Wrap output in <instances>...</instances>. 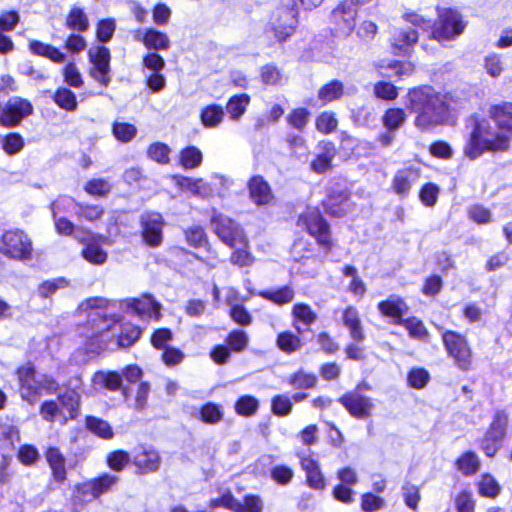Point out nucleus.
I'll return each instance as SVG.
<instances>
[{
  "mask_svg": "<svg viewBox=\"0 0 512 512\" xmlns=\"http://www.w3.org/2000/svg\"><path fill=\"white\" fill-rule=\"evenodd\" d=\"M297 24V11L294 6L278 8L271 17L267 32L272 33L278 42H284L294 34Z\"/></svg>",
  "mask_w": 512,
  "mask_h": 512,
  "instance_id": "nucleus-9",
  "label": "nucleus"
},
{
  "mask_svg": "<svg viewBox=\"0 0 512 512\" xmlns=\"http://www.w3.org/2000/svg\"><path fill=\"white\" fill-rule=\"evenodd\" d=\"M202 159V152L195 146H188L179 153V164L186 170L199 167Z\"/></svg>",
  "mask_w": 512,
  "mask_h": 512,
  "instance_id": "nucleus-35",
  "label": "nucleus"
},
{
  "mask_svg": "<svg viewBox=\"0 0 512 512\" xmlns=\"http://www.w3.org/2000/svg\"><path fill=\"white\" fill-rule=\"evenodd\" d=\"M66 25L72 30L84 32L89 27V21L85 12L81 8L74 6L67 16Z\"/></svg>",
  "mask_w": 512,
  "mask_h": 512,
  "instance_id": "nucleus-41",
  "label": "nucleus"
},
{
  "mask_svg": "<svg viewBox=\"0 0 512 512\" xmlns=\"http://www.w3.org/2000/svg\"><path fill=\"white\" fill-rule=\"evenodd\" d=\"M292 401L286 395H276L272 398L271 409L272 412L280 417H284L290 414L292 410Z\"/></svg>",
  "mask_w": 512,
  "mask_h": 512,
  "instance_id": "nucleus-59",
  "label": "nucleus"
},
{
  "mask_svg": "<svg viewBox=\"0 0 512 512\" xmlns=\"http://www.w3.org/2000/svg\"><path fill=\"white\" fill-rule=\"evenodd\" d=\"M292 316L294 319L293 325L299 333L304 331L300 324L305 327H309L317 319L316 313L311 309L309 305L304 303L295 304L293 306Z\"/></svg>",
  "mask_w": 512,
  "mask_h": 512,
  "instance_id": "nucleus-30",
  "label": "nucleus"
},
{
  "mask_svg": "<svg viewBox=\"0 0 512 512\" xmlns=\"http://www.w3.org/2000/svg\"><path fill=\"white\" fill-rule=\"evenodd\" d=\"M277 346L286 353H293L301 348L302 343L298 336L291 332H283L277 337Z\"/></svg>",
  "mask_w": 512,
  "mask_h": 512,
  "instance_id": "nucleus-49",
  "label": "nucleus"
},
{
  "mask_svg": "<svg viewBox=\"0 0 512 512\" xmlns=\"http://www.w3.org/2000/svg\"><path fill=\"white\" fill-rule=\"evenodd\" d=\"M19 382V393L23 401L34 405L43 395L54 394L59 384L48 374H39L32 364H25L16 371Z\"/></svg>",
  "mask_w": 512,
  "mask_h": 512,
  "instance_id": "nucleus-4",
  "label": "nucleus"
},
{
  "mask_svg": "<svg viewBox=\"0 0 512 512\" xmlns=\"http://www.w3.org/2000/svg\"><path fill=\"white\" fill-rule=\"evenodd\" d=\"M58 401L62 411L66 410L68 419L77 417L80 406V394L76 390H67L60 394Z\"/></svg>",
  "mask_w": 512,
  "mask_h": 512,
  "instance_id": "nucleus-34",
  "label": "nucleus"
},
{
  "mask_svg": "<svg viewBox=\"0 0 512 512\" xmlns=\"http://www.w3.org/2000/svg\"><path fill=\"white\" fill-rule=\"evenodd\" d=\"M112 133L117 140L127 143L135 138L137 128L133 124L126 122H114Z\"/></svg>",
  "mask_w": 512,
  "mask_h": 512,
  "instance_id": "nucleus-48",
  "label": "nucleus"
},
{
  "mask_svg": "<svg viewBox=\"0 0 512 512\" xmlns=\"http://www.w3.org/2000/svg\"><path fill=\"white\" fill-rule=\"evenodd\" d=\"M92 383L96 389L116 391L121 388L122 376L114 371H98L93 375Z\"/></svg>",
  "mask_w": 512,
  "mask_h": 512,
  "instance_id": "nucleus-29",
  "label": "nucleus"
},
{
  "mask_svg": "<svg viewBox=\"0 0 512 512\" xmlns=\"http://www.w3.org/2000/svg\"><path fill=\"white\" fill-rule=\"evenodd\" d=\"M418 41V32L414 29H397L394 31L391 43L401 52H407Z\"/></svg>",
  "mask_w": 512,
  "mask_h": 512,
  "instance_id": "nucleus-32",
  "label": "nucleus"
},
{
  "mask_svg": "<svg viewBox=\"0 0 512 512\" xmlns=\"http://www.w3.org/2000/svg\"><path fill=\"white\" fill-rule=\"evenodd\" d=\"M488 118L471 119V132L464 146V154L471 160L486 151L507 149L512 135V103L490 108Z\"/></svg>",
  "mask_w": 512,
  "mask_h": 512,
  "instance_id": "nucleus-2",
  "label": "nucleus"
},
{
  "mask_svg": "<svg viewBox=\"0 0 512 512\" xmlns=\"http://www.w3.org/2000/svg\"><path fill=\"white\" fill-rule=\"evenodd\" d=\"M39 413L43 420L53 423L61 418L65 424L68 420L66 414L63 413L58 402L54 400H46L40 405Z\"/></svg>",
  "mask_w": 512,
  "mask_h": 512,
  "instance_id": "nucleus-36",
  "label": "nucleus"
},
{
  "mask_svg": "<svg viewBox=\"0 0 512 512\" xmlns=\"http://www.w3.org/2000/svg\"><path fill=\"white\" fill-rule=\"evenodd\" d=\"M95 492L96 491H94V486L91 481L77 485L74 492L75 505L78 503L84 505L93 501L97 498V494Z\"/></svg>",
  "mask_w": 512,
  "mask_h": 512,
  "instance_id": "nucleus-50",
  "label": "nucleus"
},
{
  "mask_svg": "<svg viewBox=\"0 0 512 512\" xmlns=\"http://www.w3.org/2000/svg\"><path fill=\"white\" fill-rule=\"evenodd\" d=\"M300 220L303 221L308 233L315 237L321 246L331 248L329 226L319 211L308 210Z\"/></svg>",
  "mask_w": 512,
  "mask_h": 512,
  "instance_id": "nucleus-15",
  "label": "nucleus"
},
{
  "mask_svg": "<svg viewBox=\"0 0 512 512\" xmlns=\"http://www.w3.org/2000/svg\"><path fill=\"white\" fill-rule=\"evenodd\" d=\"M119 307L127 313L141 318L159 319L160 316V304L150 295H144L138 299L122 300L119 302Z\"/></svg>",
  "mask_w": 512,
  "mask_h": 512,
  "instance_id": "nucleus-14",
  "label": "nucleus"
},
{
  "mask_svg": "<svg viewBox=\"0 0 512 512\" xmlns=\"http://www.w3.org/2000/svg\"><path fill=\"white\" fill-rule=\"evenodd\" d=\"M327 213L334 217H342L347 214L350 208L349 197L344 192L329 194L324 202Z\"/></svg>",
  "mask_w": 512,
  "mask_h": 512,
  "instance_id": "nucleus-27",
  "label": "nucleus"
},
{
  "mask_svg": "<svg viewBox=\"0 0 512 512\" xmlns=\"http://www.w3.org/2000/svg\"><path fill=\"white\" fill-rule=\"evenodd\" d=\"M319 152L316 158L311 162V170L316 173H324L331 168V162L336 156V149L333 143L321 141L317 146Z\"/></svg>",
  "mask_w": 512,
  "mask_h": 512,
  "instance_id": "nucleus-23",
  "label": "nucleus"
},
{
  "mask_svg": "<svg viewBox=\"0 0 512 512\" xmlns=\"http://www.w3.org/2000/svg\"><path fill=\"white\" fill-rule=\"evenodd\" d=\"M116 29L115 20L112 18L102 19L98 22L96 28V37L102 43H107L113 37Z\"/></svg>",
  "mask_w": 512,
  "mask_h": 512,
  "instance_id": "nucleus-57",
  "label": "nucleus"
},
{
  "mask_svg": "<svg viewBox=\"0 0 512 512\" xmlns=\"http://www.w3.org/2000/svg\"><path fill=\"white\" fill-rule=\"evenodd\" d=\"M210 508L224 507L233 512L239 509V501L233 496L232 492L227 490L220 497L209 501Z\"/></svg>",
  "mask_w": 512,
  "mask_h": 512,
  "instance_id": "nucleus-55",
  "label": "nucleus"
},
{
  "mask_svg": "<svg viewBox=\"0 0 512 512\" xmlns=\"http://www.w3.org/2000/svg\"><path fill=\"white\" fill-rule=\"evenodd\" d=\"M501 487L490 474H483L478 483V492L481 496L495 498L500 493Z\"/></svg>",
  "mask_w": 512,
  "mask_h": 512,
  "instance_id": "nucleus-44",
  "label": "nucleus"
},
{
  "mask_svg": "<svg viewBox=\"0 0 512 512\" xmlns=\"http://www.w3.org/2000/svg\"><path fill=\"white\" fill-rule=\"evenodd\" d=\"M343 323L349 329L350 336L353 340L361 342L365 339V334L359 318L357 309L353 306L347 307L343 311Z\"/></svg>",
  "mask_w": 512,
  "mask_h": 512,
  "instance_id": "nucleus-28",
  "label": "nucleus"
},
{
  "mask_svg": "<svg viewBox=\"0 0 512 512\" xmlns=\"http://www.w3.org/2000/svg\"><path fill=\"white\" fill-rule=\"evenodd\" d=\"M339 402L356 418H366L370 416L373 408L371 398L360 394L358 391H352L339 398Z\"/></svg>",
  "mask_w": 512,
  "mask_h": 512,
  "instance_id": "nucleus-17",
  "label": "nucleus"
},
{
  "mask_svg": "<svg viewBox=\"0 0 512 512\" xmlns=\"http://www.w3.org/2000/svg\"><path fill=\"white\" fill-rule=\"evenodd\" d=\"M54 102L66 111H75L77 108V99L74 92L66 87L58 88L53 95Z\"/></svg>",
  "mask_w": 512,
  "mask_h": 512,
  "instance_id": "nucleus-40",
  "label": "nucleus"
},
{
  "mask_svg": "<svg viewBox=\"0 0 512 512\" xmlns=\"http://www.w3.org/2000/svg\"><path fill=\"white\" fill-rule=\"evenodd\" d=\"M258 400L250 395L241 396L235 403V411L237 414L245 417L252 416L258 410Z\"/></svg>",
  "mask_w": 512,
  "mask_h": 512,
  "instance_id": "nucleus-47",
  "label": "nucleus"
},
{
  "mask_svg": "<svg viewBox=\"0 0 512 512\" xmlns=\"http://www.w3.org/2000/svg\"><path fill=\"white\" fill-rule=\"evenodd\" d=\"M378 309L382 315L394 319L395 323L400 324L402 317L406 314L408 307L406 303L396 296H390L387 300L378 304Z\"/></svg>",
  "mask_w": 512,
  "mask_h": 512,
  "instance_id": "nucleus-25",
  "label": "nucleus"
},
{
  "mask_svg": "<svg viewBox=\"0 0 512 512\" xmlns=\"http://www.w3.org/2000/svg\"><path fill=\"white\" fill-rule=\"evenodd\" d=\"M508 415L504 411H497L481 441V449L488 457H493L500 449L506 434Z\"/></svg>",
  "mask_w": 512,
  "mask_h": 512,
  "instance_id": "nucleus-12",
  "label": "nucleus"
},
{
  "mask_svg": "<svg viewBox=\"0 0 512 512\" xmlns=\"http://www.w3.org/2000/svg\"><path fill=\"white\" fill-rule=\"evenodd\" d=\"M419 178V168L409 166L399 169L392 179V189L397 195L405 197L409 194L412 186L417 183Z\"/></svg>",
  "mask_w": 512,
  "mask_h": 512,
  "instance_id": "nucleus-20",
  "label": "nucleus"
},
{
  "mask_svg": "<svg viewBox=\"0 0 512 512\" xmlns=\"http://www.w3.org/2000/svg\"><path fill=\"white\" fill-rule=\"evenodd\" d=\"M406 112L401 108H390L382 117L384 127L389 131H396L406 121Z\"/></svg>",
  "mask_w": 512,
  "mask_h": 512,
  "instance_id": "nucleus-39",
  "label": "nucleus"
},
{
  "mask_svg": "<svg viewBox=\"0 0 512 512\" xmlns=\"http://www.w3.org/2000/svg\"><path fill=\"white\" fill-rule=\"evenodd\" d=\"M442 341L454 364L462 371H468L472 365V350L465 336L446 330L442 333Z\"/></svg>",
  "mask_w": 512,
  "mask_h": 512,
  "instance_id": "nucleus-7",
  "label": "nucleus"
},
{
  "mask_svg": "<svg viewBox=\"0 0 512 512\" xmlns=\"http://www.w3.org/2000/svg\"><path fill=\"white\" fill-rule=\"evenodd\" d=\"M406 108L415 115L414 126L421 132H430L443 125L448 117L446 95L432 86L423 85L409 89Z\"/></svg>",
  "mask_w": 512,
  "mask_h": 512,
  "instance_id": "nucleus-3",
  "label": "nucleus"
},
{
  "mask_svg": "<svg viewBox=\"0 0 512 512\" xmlns=\"http://www.w3.org/2000/svg\"><path fill=\"white\" fill-rule=\"evenodd\" d=\"M249 342L247 333L243 330H234L227 337V344L236 352L244 350Z\"/></svg>",
  "mask_w": 512,
  "mask_h": 512,
  "instance_id": "nucleus-62",
  "label": "nucleus"
},
{
  "mask_svg": "<svg viewBox=\"0 0 512 512\" xmlns=\"http://www.w3.org/2000/svg\"><path fill=\"white\" fill-rule=\"evenodd\" d=\"M456 466L462 474L469 476L479 470L480 460L476 453L467 451L457 459Z\"/></svg>",
  "mask_w": 512,
  "mask_h": 512,
  "instance_id": "nucleus-37",
  "label": "nucleus"
},
{
  "mask_svg": "<svg viewBox=\"0 0 512 512\" xmlns=\"http://www.w3.org/2000/svg\"><path fill=\"white\" fill-rule=\"evenodd\" d=\"M200 415L203 422L208 424H215L222 419L223 412L219 405L214 403H207L201 408Z\"/></svg>",
  "mask_w": 512,
  "mask_h": 512,
  "instance_id": "nucleus-60",
  "label": "nucleus"
},
{
  "mask_svg": "<svg viewBox=\"0 0 512 512\" xmlns=\"http://www.w3.org/2000/svg\"><path fill=\"white\" fill-rule=\"evenodd\" d=\"M258 294L262 298L278 305L290 303L294 298V290L289 286H284L276 290L261 291Z\"/></svg>",
  "mask_w": 512,
  "mask_h": 512,
  "instance_id": "nucleus-38",
  "label": "nucleus"
},
{
  "mask_svg": "<svg viewBox=\"0 0 512 512\" xmlns=\"http://www.w3.org/2000/svg\"><path fill=\"white\" fill-rule=\"evenodd\" d=\"M32 251V241L23 230H7L0 237V252L8 258L29 260L32 257Z\"/></svg>",
  "mask_w": 512,
  "mask_h": 512,
  "instance_id": "nucleus-6",
  "label": "nucleus"
},
{
  "mask_svg": "<svg viewBox=\"0 0 512 512\" xmlns=\"http://www.w3.org/2000/svg\"><path fill=\"white\" fill-rule=\"evenodd\" d=\"M225 118V111L219 104H209L200 111V121L203 127L214 129L221 125Z\"/></svg>",
  "mask_w": 512,
  "mask_h": 512,
  "instance_id": "nucleus-26",
  "label": "nucleus"
},
{
  "mask_svg": "<svg viewBox=\"0 0 512 512\" xmlns=\"http://www.w3.org/2000/svg\"><path fill=\"white\" fill-rule=\"evenodd\" d=\"M249 198L256 206H269L274 202V194L269 183L260 175L253 176L247 183Z\"/></svg>",
  "mask_w": 512,
  "mask_h": 512,
  "instance_id": "nucleus-18",
  "label": "nucleus"
},
{
  "mask_svg": "<svg viewBox=\"0 0 512 512\" xmlns=\"http://www.w3.org/2000/svg\"><path fill=\"white\" fill-rule=\"evenodd\" d=\"M83 258L91 264L103 265L107 261V253L96 243H89L82 250Z\"/></svg>",
  "mask_w": 512,
  "mask_h": 512,
  "instance_id": "nucleus-45",
  "label": "nucleus"
},
{
  "mask_svg": "<svg viewBox=\"0 0 512 512\" xmlns=\"http://www.w3.org/2000/svg\"><path fill=\"white\" fill-rule=\"evenodd\" d=\"M171 149L168 145L162 142L152 143L147 149L148 157L162 165L168 164L170 161L169 154Z\"/></svg>",
  "mask_w": 512,
  "mask_h": 512,
  "instance_id": "nucleus-46",
  "label": "nucleus"
},
{
  "mask_svg": "<svg viewBox=\"0 0 512 512\" xmlns=\"http://www.w3.org/2000/svg\"><path fill=\"white\" fill-rule=\"evenodd\" d=\"M176 185L184 190L192 193L201 198L211 197L213 194L212 185L205 182L203 179H193L186 176L176 175L173 177Z\"/></svg>",
  "mask_w": 512,
  "mask_h": 512,
  "instance_id": "nucleus-22",
  "label": "nucleus"
},
{
  "mask_svg": "<svg viewBox=\"0 0 512 512\" xmlns=\"http://www.w3.org/2000/svg\"><path fill=\"white\" fill-rule=\"evenodd\" d=\"M188 244L195 248L202 247L207 244L205 231L200 226H192L185 231Z\"/></svg>",
  "mask_w": 512,
  "mask_h": 512,
  "instance_id": "nucleus-64",
  "label": "nucleus"
},
{
  "mask_svg": "<svg viewBox=\"0 0 512 512\" xmlns=\"http://www.w3.org/2000/svg\"><path fill=\"white\" fill-rule=\"evenodd\" d=\"M357 9L352 1H343L330 15L332 31L336 36L348 37L355 29Z\"/></svg>",
  "mask_w": 512,
  "mask_h": 512,
  "instance_id": "nucleus-10",
  "label": "nucleus"
},
{
  "mask_svg": "<svg viewBox=\"0 0 512 512\" xmlns=\"http://www.w3.org/2000/svg\"><path fill=\"white\" fill-rule=\"evenodd\" d=\"M400 324H402L408 330L409 335L415 339L424 340L428 336V331L424 324L416 318H408L403 320Z\"/></svg>",
  "mask_w": 512,
  "mask_h": 512,
  "instance_id": "nucleus-58",
  "label": "nucleus"
},
{
  "mask_svg": "<svg viewBox=\"0 0 512 512\" xmlns=\"http://www.w3.org/2000/svg\"><path fill=\"white\" fill-rule=\"evenodd\" d=\"M78 210V204L69 196H61L51 204L53 217L62 216L61 214Z\"/></svg>",
  "mask_w": 512,
  "mask_h": 512,
  "instance_id": "nucleus-53",
  "label": "nucleus"
},
{
  "mask_svg": "<svg viewBox=\"0 0 512 512\" xmlns=\"http://www.w3.org/2000/svg\"><path fill=\"white\" fill-rule=\"evenodd\" d=\"M46 460L55 480L61 482L66 477L65 458L58 448L49 447L45 453Z\"/></svg>",
  "mask_w": 512,
  "mask_h": 512,
  "instance_id": "nucleus-31",
  "label": "nucleus"
},
{
  "mask_svg": "<svg viewBox=\"0 0 512 512\" xmlns=\"http://www.w3.org/2000/svg\"><path fill=\"white\" fill-rule=\"evenodd\" d=\"M301 467L306 473V481L309 487L315 490H323L326 487L325 478L317 461L310 456L302 457Z\"/></svg>",
  "mask_w": 512,
  "mask_h": 512,
  "instance_id": "nucleus-24",
  "label": "nucleus"
},
{
  "mask_svg": "<svg viewBox=\"0 0 512 512\" xmlns=\"http://www.w3.org/2000/svg\"><path fill=\"white\" fill-rule=\"evenodd\" d=\"M484 69L489 76L498 78L504 71L501 55L497 53L488 54L484 58Z\"/></svg>",
  "mask_w": 512,
  "mask_h": 512,
  "instance_id": "nucleus-52",
  "label": "nucleus"
},
{
  "mask_svg": "<svg viewBox=\"0 0 512 512\" xmlns=\"http://www.w3.org/2000/svg\"><path fill=\"white\" fill-rule=\"evenodd\" d=\"M467 22L456 9L438 8V18L433 23L431 38L442 41H453L463 34Z\"/></svg>",
  "mask_w": 512,
  "mask_h": 512,
  "instance_id": "nucleus-5",
  "label": "nucleus"
},
{
  "mask_svg": "<svg viewBox=\"0 0 512 512\" xmlns=\"http://www.w3.org/2000/svg\"><path fill=\"white\" fill-rule=\"evenodd\" d=\"M343 89V84L340 81L332 80L319 89L318 98L324 104H327L339 99L343 94Z\"/></svg>",
  "mask_w": 512,
  "mask_h": 512,
  "instance_id": "nucleus-42",
  "label": "nucleus"
},
{
  "mask_svg": "<svg viewBox=\"0 0 512 512\" xmlns=\"http://www.w3.org/2000/svg\"><path fill=\"white\" fill-rule=\"evenodd\" d=\"M32 112L33 106L30 101L20 97H12L2 108L0 122L7 127L16 126Z\"/></svg>",
  "mask_w": 512,
  "mask_h": 512,
  "instance_id": "nucleus-13",
  "label": "nucleus"
},
{
  "mask_svg": "<svg viewBox=\"0 0 512 512\" xmlns=\"http://www.w3.org/2000/svg\"><path fill=\"white\" fill-rule=\"evenodd\" d=\"M211 225L219 239L231 248L247 244L243 229L231 218L214 213L211 218Z\"/></svg>",
  "mask_w": 512,
  "mask_h": 512,
  "instance_id": "nucleus-8",
  "label": "nucleus"
},
{
  "mask_svg": "<svg viewBox=\"0 0 512 512\" xmlns=\"http://www.w3.org/2000/svg\"><path fill=\"white\" fill-rule=\"evenodd\" d=\"M163 218L156 212H146L141 216L142 236L145 243L157 247L162 243Z\"/></svg>",
  "mask_w": 512,
  "mask_h": 512,
  "instance_id": "nucleus-16",
  "label": "nucleus"
},
{
  "mask_svg": "<svg viewBox=\"0 0 512 512\" xmlns=\"http://www.w3.org/2000/svg\"><path fill=\"white\" fill-rule=\"evenodd\" d=\"M86 427L93 434L103 439H111L113 437V430L109 423L97 417L89 416L86 418Z\"/></svg>",
  "mask_w": 512,
  "mask_h": 512,
  "instance_id": "nucleus-43",
  "label": "nucleus"
},
{
  "mask_svg": "<svg viewBox=\"0 0 512 512\" xmlns=\"http://www.w3.org/2000/svg\"><path fill=\"white\" fill-rule=\"evenodd\" d=\"M338 121L332 112H322L316 118V128L319 132L329 134L336 130Z\"/></svg>",
  "mask_w": 512,
  "mask_h": 512,
  "instance_id": "nucleus-56",
  "label": "nucleus"
},
{
  "mask_svg": "<svg viewBox=\"0 0 512 512\" xmlns=\"http://www.w3.org/2000/svg\"><path fill=\"white\" fill-rule=\"evenodd\" d=\"M133 38L143 43L148 50L161 51L170 48V39L167 34L154 28L137 29L133 31Z\"/></svg>",
  "mask_w": 512,
  "mask_h": 512,
  "instance_id": "nucleus-19",
  "label": "nucleus"
},
{
  "mask_svg": "<svg viewBox=\"0 0 512 512\" xmlns=\"http://www.w3.org/2000/svg\"><path fill=\"white\" fill-rule=\"evenodd\" d=\"M130 460L129 453L123 450L113 451L107 456V464L114 471L123 470Z\"/></svg>",
  "mask_w": 512,
  "mask_h": 512,
  "instance_id": "nucleus-61",
  "label": "nucleus"
},
{
  "mask_svg": "<svg viewBox=\"0 0 512 512\" xmlns=\"http://www.w3.org/2000/svg\"><path fill=\"white\" fill-rule=\"evenodd\" d=\"M116 303L104 298H89L79 305L81 312H87L88 339L86 350L93 357L114 344L116 347L132 346L140 337L141 330L132 324L118 325L120 318L115 315Z\"/></svg>",
  "mask_w": 512,
  "mask_h": 512,
  "instance_id": "nucleus-1",
  "label": "nucleus"
},
{
  "mask_svg": "<svg viewBox=\"0 0 512 512\" xmlns=\"http://www.w3.org/2000/svg\"><path fill=\"white\" fill-rule=\"evenodd\" d=\"M159 453L151 448L140 446L133 455V464L142 472H154L160 467Z\"/></svg>",
  "mask_w": 512,
  "mask_h": 512,
  "instance_id": "nucleus-21",
  "label": "nucleus"
},
{
  "mask_svg": "<svg viewBox=\"0 0 512 512\" xmlns=\"http://www.w3.org/2000/svg\"><path fill=\"white\" fill-rule=\"evenodd\" d=\"M402 19L406 23H408L416 28H419L423 31H429V30L432 31V27H433L432 20L424 17L423 15L419 14L416 11H413L410 9L406 10L402 15Z\"/></svg>",
  "mask_w": 512,
  "mask_h": 512,
  "instance_id": "nucleus-51",
  "label": "nucleus"
},
{
  "mask_svg": "<svg viewBox=\"0 0 512 512\" xmlns=\"http://www.w3.org/2000/svg\"><path fill=\"white\" fill-rule=\"evenodd\" d=\"M317 383V378L314 374L298 371L289 379V384L296 389H310Z\"/></svg>",
  "mask_w": 512,
  "mask_h": 512,
  "instance_id": "nucleus-54",
  "label": "nucleus"
},
{
  "mask_svg": "<svg viewBox=\"0 0 512 512\" xmlns=\"http://www.w3.org/2000/svg\"><path fill=\"white\" fill-rule=\"evenodd\" d=\"M250 103V96L246 93L232 96L226 105V111L233 121H238L246 112Z\"/></svg>",
  "mask_w": 512,
  "mask_h": 512,
  "instance_id": "nucleus-33",
  "label": "nucleus"
},
{
  "mask_svg": "<svg viewBox=\"0 0 512 512\" xmlns=\"http://www.w3.org/2000/svg\"><path fill=\"white\" fill-rule=\"evenodd\" d=\"M429 373L424 368H413L408 374V384L415 389H422L429 381Z\"/></svg>",
  "mask_w": 512,
  "mask_h": 512,
  "instance_id": "nucleus-63",
  "label": "nucleus"
},
{
  "mask_svg": "<svg viewBox=\"0 0 512 512\" xmlns=\"http://www.w3.org/2000/svg\"><path fill=\"white\" fill-rule=\"evenodd\" d=\"M88 59L91 64L90 76L100 85L107 87L111 80L110 51L105 46H92L88 50Z\"/></svg>",
  "mask_w": 512,
  "mask_h": 512,
  "instance_id": "nucleus-11",
  "label": "nucleus"
}]
</instances>
